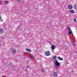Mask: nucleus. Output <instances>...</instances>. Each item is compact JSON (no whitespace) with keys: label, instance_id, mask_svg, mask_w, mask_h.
<instances>
[{"label":"nucleus","instance_id":"obj_17","mask_svg":"<svg viewBox=\"0 0 77 77\" xmlns=\"http://www.w3.org/2000/svg\"><path fill=\"white\" fill-rule=\"evenodd\" d=\"M69 31L72 32V31H71V28H70L69 29Z\"/></svg>","mask_w":77,"mask_h":77},{"label":"nucleus","instance_id":"obj_23","mask_svg":"<svg viewBox=\"0 0 77 77\" xmlns=\"http://www.w3.org/2000/svg\"><path fill=\"white\" fill-rule=\"evenodd\" d=\"M1 19V17H0V20Z\"/></svg>","mask_w":77,"mask_h":77},{"label":"nucleus","instance_id":"obj_19","mask_svg":"<svg viewBox=\"0 0 77 77\" xmlns=\"http://www.w3.org/2000/svg\"><path fill=\"white\" fill-rule=\"evenodd\" d=\"M26 68H29V66H26Z\"/></svg>","mask_w":77,"mask_h":77},{"label":"nucleus","instance_id":"obj_4","mask_svg":"<svg viewBox=\"0 0 77 77\" xmlns=\"http://www.w3.org/2000/svg\"><path fill=\"white\" fill-rule=\"evenodd\" d=\"M51 48L52 50H54L55 49V46L54 45H52L51 46Z\"/></svg>","mask_w":77,"mask_h":77},{"label":"nucleus","instance_id":"obj_24","mask_svg":"<svg viewBox=\"0 0 77 77\" xmlns=\"http://www.w3.org/2000/svg\"><path fill=\"white\" fill-rule=\"evenodd\" d=\"M0 4H1V3L0 2Z\"/></svg>","mask_w":77,"mask_h":77},{"label":"nucleus","instance_id":"obj_21","mask_svg":"<svg viewBox=\"0 0 77 77\" xmlns=\"http://www.w3.org/2000/svg\"><path fill=\"white\" fill-rule=\"evenodd\" d=\"M74 21H76V20H75V19Z\"/></svg>","mask_w":77,"mask_h":77},{"label":"nucleus","instance_id":"obj_13","mask_svg":"<svg viewBox=\"0 0 77 77\" xmlns=\"http://www.w3.org/2000/svg\"><path fill=\"white\" fill-rule=\"evenodd\" d=\"M5 4H8V3H9V2L7 1H5Z\"/></svg>","mask_w":77,"mask_h":77},{"label":"nucleus","instance_id":"obj_8","mask_svg":"<svg viewBox=\"0 0 77 77\" xmlns=\"http://www.w3.org/2000/svg\"><path fill=\"white\" fill-rule=\"evenodd\" d=\"M26 50L28 52H31V50L29 49H26Z\"/></svg>","mask_w":77,"mask_h":77},{"label":"nucleus","instance_id":"obj_20","mask_svg":"<svg viewBox=\"0 0 77 77\" xmlns=\"http://www.w3.org/2000/svg\"><path fill=\"white\" fill-rule=\"evenodd\" d=\"M67 28H68V29H70V28H69V27H67Z\"/></svg>","mask_w":77,"mask_h":77},{"label":"nucleus","instance_id":"obj_18","mask_svg":"<svg viewBox=\"0 0 77 77\" xmlns=\"http://www.w3.org/2000/svg\"><path fill=\"white\" fill-rule=\"evenodd\" d=\"M72 43L73 45H74V44H75L74 42H72Z\"/></svg>","mask_w":77,"mask_h":77},{"label":"nucleus","instance_id":"obj_2","mask_svg":"<svg viewBox=\"0 0 77 77\" xmlns=\"http://www.w3.org/2000/svg\"><path fill=\"white\" fill-rule=\"evenodd\" d=\"M55 64L56 66H59L60 65V63H59L57 61H56L55 62Z\"/></svg>","mask_w":77,"mask_h":77},{"label":"nucleus","instance_id":"obj_16","mask_svg":"<svg viewBox=\"0 0 77 77\" xmlns=\"http://www.w3.org/2000/svg\"><path fill=\"white\" fill-rule=\"evenodd\" d=\"M71 32H70V31H69V33H68V35H70L71 34Z\"/></svg>","mask_w":77,"mask_h":77},{"label":"nucleus","instance_id":"obj_10","mask_svg":"<svg viewBox=\"0 0 77 77\" xmlns=\"http://www.w3.org/2000/svg\"><path fill=\"white\" fill-rule=\"evenodd\" d=\"M29 56H30V57H32V58H34L33 56V55H32V54H29Z\"/></svg>","mask_w":77,"mask_h":77},{"label":"nucleus","instance_id":"obj_6","mask_svg":"<svg viewBox=\"0 0 77 77\" xmlns=\"http://www.w3.org/2000/svg\"><path fill=\"white\" fill-rule=\"evenodd\" d=\"M68 8L69 9H71L72 8V6L71 5H69L68 7Z\"/></svg>","mask_w":77,"mask_h":77},{"label":"nucleus","instance_id":"obj_22","mask_svg":"<svg viewBox=\"0 0 77 77\" xmlns=\"http://www.w3.org/2000/svg\"><path fill=\"white\" fill-rule=\"evenodd\" d=\"M2 21H3V20H1Z\"/></svg>","mask_w":77,"mask_h":77},{"label":"nucleus","instance_id":"obj_12","mask_svg":"<svg viewBox=\"0 0 77 77\" xmlns=\"http://www.w3.org/2000/svg\"><path fill=\"white\" fill-rule=\"evenodd\" d=\"M57 57L56 56H54L53 57V59L54 60H55V59H56Z\"/></svg>","mask_w":77,"mask_h":77},{"label":"nucleus","instance_id":"obj_15","mask_svg":"<svg viewBox=\"0 0 77 77\" xmlns=\"http://www.w3.org/2000/svg\"><path fill=\"white\" fill-rule=\"evenodd\" d=\"M17 2H18V3H20L21 2V0H17Z\"/></svg>","mask_w":77,"mask_h":77},{"label":"nucleus","instance_id":"obj_14","mask_svg":"<svg viewBox=\"0 0 77 77\" xmlns=\"http://www.w3.org/2000/svg\"><path fill=\"white\" fill-rule=\"evenodd\" d=\"M41 71H42V72H44V69H42Z\"/></svg>","mask_w":77,"mask_h":77},{"label":"nucleus","instance_id":"obj_1","mask_svg":"<svg viewBox=\"0 0 77 77\" xmlns=\"http://www.w3.org/2000/svg\"><path fill=\"white\" fill-rule=\"evenodd\" d=\"M45 55L47 56L50 55V52L49 51H47L45 52Z\"/></svg>","mask_w":77,"mask_h":77},{"label":"nucleus","instance_id":"obj_5","mask_svg":"<svg viewBox=\"0 0 77 77\" xmlns=\"http://www.w3.org/2000/svg\"><path fill=\"white\" fill-rule=\"evenodd\" d=\"M57 59H59V60H63V58L60 57H58Z\"/></svg>","mask_w":77,"mask_h":77},{"label":"nucleus","instance_id":"obj_11","mask_svg":"<svg viewBox=\"0 0 77 77\" xmlns=\"http://www.w3.org/2000/svg\"><path fill=\"white\" fill-rule=\"evenodd\" d=\"M12 51L14 53L16 52V51L14 49H13L12 50Z\"/></svg>","mask_w":77,"mask_h":77},{"label":"nucleus","instance_id":"obj_7","mask_svg":"<svg viewBox=\"0 0 77 77\" xmlns=\"http://www.w3.org/2000/svg\"><path fill=\"white\" fill-rule=\"evenodd\" d=\"M69 12L70 13H72V14H73L74 12V11L72 10H69Z\"/></svg>","mask_w":77,"mask_h":77},{"label":"nucleus","instance_id":"obj_9","mask_svg":"<svg viewBox=\"0 0 77 77\" xmlns=\"http://www.w3.org/2000/svg\"><path fill=\"white\" fill-rule=\"evenodd\" d=\"M0 33H1V34H2L3 33V29H0Z\"/></svg>","mask_w":77,"mask_h":77},{"label":"nucleus","instance_id":"obj_3","mask_svg":"<svg viewBox=\"0 0 77 77\" xmlns=\"http://www.w3.org/2000/svg\"><path fill=\"white\" fill-rule=\"evenodd\" d=\"M57 74L56 72H54L53 74V76L54 77H57Z\"/></svg>","mask_w":77,"mask_h":77}]
</instances>
